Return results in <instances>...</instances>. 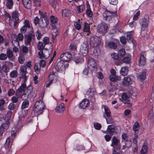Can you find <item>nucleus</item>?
Wrapping results in <instances>:
<instances>
[{"instance_id": "59", "label": "nucleus", "mask_w": 154, "mask_h": 154, "mask_svg": "<svg viewBox=\"0 0 154 154\" xmlns=\"http://www.w3.org/2000/svg\"><path fill=\"white\" fill-rule=\"evenodd\" d=\"M58 30H56V31L53 33L52 34V40L53 41L56 38L57 36L58 35Z\"/></svg>"}, {"instance_id": "47", "label": "nucleus", "mask_w": 154, "mask_h": 154, "mask_svg": "<svg viewBox=\"0 0 154 154\" xmlns=\"http://www.w3.org/2000/svg\"><path fill=\"white\" fill-rule=\"evenodd\" d=\"M43 45V44L42 42H39L38 44V48L40 51H43L45 48V46Z\"/></svg>"}, {"instance_id": "52", "label": "nucleus", "mask_w": 154, "mask_h": 154, "mask_svg": "<svg viewBox=\"0 0 154 154\" xmlns=\"http://www.w3.org/2000/svg\"><path fill=\"white\" fill-rule=\"evenodd\" d=\"M24 65H25V66H26L27 69L28 70L29 72L31 71V62L30 61H29L26 63H25Z\"/></svg>"}, {"instance_id": "43", "label": "nucleus", "mask_w": 154, "mask_h": 154, "mask_svg": "<svg viewBox=\"0 0 154 154\" xmlns=\"http://www.w3.org/2000/svg\"><path fill=\"white\" fill-rule=\"evenodd\" d=\"M133 129L136 132L139 129V125L138 122H136L134 124L133 127Z\"/></svg>"}, {"instance_id": "36", "label": "nucleus", "mask_w": 154, "mask_h": 154, "mask_svg": "<svg viewBox=\"0 0 154 154\" xmlns=\"http://www.w3.org/2000/svg\"><path fill=\"white\" fill-rule=\"evenodd\" d=\"M148 150V147L146 145H143L140 151V153L141 154H146Z\"/></svg>"}, {"instance_id": "30", "label": "nucleus", "mask_w": 154, "mask_h": 154, "mask_svg": "<svg viewBox=\"0 0 154 154\" xmlns=\"http://www.w3.org/2000/svg\"><path fill=\"white\" fill-rule=\"evenodd\" d=\"M6 6L7 8L9 9H11L13 8L14 3L12 0H6Z\"/></svg>"}, {"instance_id": "62", "label": "nucleus", "mask_w": 154, "mask_h": 154, "mask_svg": "<svg viewBox=\"0 0 154 154\" xmlns=\"http://www.w3.org/2000/svg\"><path fill=\"white\" fill-rule=\"evenodd\" d=\"M40 32V31L39 30H37L36 32V35L38 40H40L42 36V34Z\"/></svg>"}, {"instance_id": "24", "label": "nucleus", "mask_w": 154, "mask_h": 154, "mask_svg": "<svg viewBox=\"0 0 154 154\" xmlns=\"http://www.w3.org/2000/svg\"><path fill=\"white\" fill-rule=\"evenodd\" d=\"M64 104L62 103L55 108L56 112L58 113H61L65 110Z\"/></svg>"}, {"instance_id": "48", "label": "nucleus", "mask_w": 154, "mask_h": 154, "mask_svg": "<svg viewBox=\"0 0 154 154\" xmlns=\"http://www.w3.org/2000/svg\"><path fill=\"white\" fill-rule=\"evenodd\" d=\"M125 54V49H122L119 50L118 52L119 56H121L122 57Z\"/></svg>"}, {"instance_id": "46", "label": "nucleus", "mask_w": 154, "mask_h": 154, "mask_svg": "<svg viewBox=\"0 0 154 154\" xmlns=\"http://www.w3.org/2000/svg\"><path fill=\"white\" fill-rule=\"evenodd\" d=\"M51 53L49 51L47 48H45L44 54L45 56V59H47L50 57Z\"/></svg>"}, {"instance_id": "29", "label": "nucleus", "mask_w": 154, "mask_h": 154, "mask_svg": "<svg viewBox=\"0 0 154 154\" xmlns=\"http://www.w3.org/2000/svg\"><path fill=\"white\" fill-rule=\"evenodd\" d=\"M27 69L25 65H23L20 66V70L22 75H24L25 74L28 73V70Z\"/></svg>"}, {"instance_id": "32", "label": "nucleus", "mask_w": 154, "mask_h": 154, "mask_svg": "<svg viewBox=\"0 0 154 154\" xmlns=\"http://www.w3.org/2000/svg\"><path fill=\"white\" fill-rule=\"evenodd\" d=\"M73 60L76 63H81L84 61L83 58L81 57L77 56H75Z\"/></svg>"}, {"instance_id": "16", "label": "nucleus", "mask_w": 154, "mask_h": 154, "mask_svg": "<svg viewBox=\"0 0 154 154\" xmlns=\"http://www.w3.org/2000/svg\"><path fill=\"white\" fill-rule=\"evenodd\" d=\"M132 79L130 76L125 77L122 82L123 85L126 86L132 83Z\"/></svg>"}, {"instance_id": "13", "label": "nucleus", "mask_w": 154, "mask_h": 154, "mask_svg": "<svg viewBox=\"0 0 154 154\" xmlns=\"http://www.w3.org/2000/svg\"><path fill=\"white\" fill-rule=\"evenodd\" d=\"M49 24L48 19H45L43 18H40L39 23V26L42 28L46 27Z\"/></svg>"}, {"instance_id": "63", "label": "nucleus", "mask_w": 154, "mask_h": 154, "mask_svg": "<svg viewBox=\"0 0 154 154\" xmlns=\"http://www.w3.org/2000/svg\"><path fill=\"white\" fill-rule=\"evenodd\" d=\"M122 99H120V100H125L127 99L128 96L125 93H123L122 95Z\"/></svg>"}, {"instance_id": "21", "label": "nucleus", "mask_w": 154, "mask_h": 154, "mask_svg": "<svg viewBox=\"0 0 154 154\" xmlns=\"http://www.w3.org/2000/svg\"><path fill=\"white\" fill-rule=\"evenodd\" d=\"M6 54L9 60L13 61L14 60L15 57L13 55V51L9 49H7Z\"/></svg>"}, {"instance_id": "55", "label": "nucleus", "mask_w": 154, "mask_h": 154, "mask_svg": "<svg viewBox=\"0 0 154 154\" xmlns=\"http://www.w3.org/2000/svg\"><path fill=\"white\" fill-rule=\"evenodd\" d=\"M84 146L82 145H77L74 148L75 149L77 150L78 151H80L81 150L84 149Z\"/></svg>"}, {"instance_id": "51", "label": "nucleus", "mask_w": 154, "mask_h": 154, "mask_svg": "<svg viewBox=\"0 0 154 154\" xmlns=\"http://www.w3.org/2000/svg\"><path fill=\"white\" fill-rule=\"evenodd\" d=\"M14 38H17L19 41H22L24 38L23 34L21 33H19L17 36L14 37Z\"/></svg>"}, {"instance_id": "1", "label": "nucleus", "mask_w": 154, "mask_h": 154, "mask_svg": "<svg viewBox=\"0 0 154 154\" xmlns=\"http://www.w3.org/2000/svg\"><path fill=\"white\" fill-rule=\"evenodd\" d=\"M103 16L104 20L108 22L112 20L113 17H116L118 20L119 18L117 11L113 12L108 10H105L103 13Z\"/></svg>"}, {"instance_id": "44", "label": "nucleus", "mask_w": 154, "mask_h": 154, "mask_svg": "<svg viewBox=\"0 0 154 154\" xmlns=\"http://www.w3.org/2000/svg\"><path fill=\"white\" fill-rule=\"evenodd\" d=\"M77 8L78 11V13H80L82 12L85 9V7L83 5H81L77 6Z\"/></svg>"}, {"instance_id": "6", "label": "nucleus", "mask_w": 154, "mask_h": 154, "mask_svg": "<svg viewBox=\"0 0 154 154\" xmlns=\"http://www.w3.org/2000/svg\"><path fill=\"white\" fill-rule=\"evenodd\" d=\"M112 143L111 146L114 149L119 150L121 148V144L119 139L116 136L113 137L111 140Z\"/></svg>"}, {"instance_id": "42", "label": "nucleus", "mask_w": 154, "mask_h": 154, "mask_svg": "<svg viewBox=\"0 0 154 154\" xmlns=\"http://www.w3.org/2000/svg\"><path fill=\"white\" fill-rule=\"evenodd\" d=\"M26 88V85L25 84L23 83L17 90L20 92H22L23 91H24Z\"/></svg>"}, {"instance_id": "39", "label": "nucleus", "mask_w": 154, "mask_h": 154, "mask_svg": "<svg viewBox=\"0 0 154 154\" xmlns=\"http://www.w3.org/2000/svg\"><path fill=\"white\" fill-rule=\"evenodd\" d=\"M29 105V102L28 100H25L22 103L21 107L22 109L26 108L28 107Z\"/></svg>"}, {"instance_id": "37", "label": "nucleus", "mask_w": 154, "mask_h": 154, "mask_svg": "<svg viewBox=\"0 0 154 154\" xmlns=\"http://www.w3.org/2000/svg\"><path fill=\"white\" fill-rule=\"evenodd\" d=\"M70 14V11L66 9H63L62 11V15L63 17H68Z\"/></svg>"}, {"instance_id": "53", "label": "nucleus", "mask_w": 154, "mask_h": 154, "mask_svg": "<svg viewBox=\"0 0 154 154\" xmlns=\"http://www.w3.org/2000/svg\"><path fill=\"white\" fill-rule=\"evenodd\" d=\"M105 113L107 117H110L111 112L109 109L106 106L104 107Z\"/></svg>"}, {"instance_id": "38", "label": "nucleus", "mask_w": 154, "mask_h": 154, "mask_svg": "<svg viewBox=\"0 0 154 154\" xmlns=\"http://www.w3.org/2000/svg\"><path fill=\"white\" fill-rule=\"evenodd\" d=\"M12 43L14 46H19V41L14 37L12 38Z\"/></svg>"}, {"instance_id": "8", "label": "nucleus", "mask_w": 154, "mask_h": 154, "mask_svg": "<svg viewBox=\"0 0 154 154\" xmlns=\"http://www.w3.org/2000/svg\"><path fill=\"white\" fill-rule=\"evenodd\" d=\"M149 20L148 15H146L144 16L143 18L140 20V23L142 26L141 30L143 31L147 27Z\"/></svg>"}, {"instance_id": "60", "label": "nucleus", "mask_w": 154, "mask_h": 154, "mask_svg": "<svg viewBox=\"0 0 154 154\" xmlns=\"http://www.w3.org/2000/svg\"><path fill=\"white\" fill-rule=\"evenodd\" d=\"M29 96V95L24 92L23 94L21 95V97L23 100H25L28 98Z\"/></svg>"}, {"instance_id": "31", "label": "nucleus", "mask_w": 154, "mask_h": 154, "mask_svg": "<svg viewBox=\"0 0 154 154\" xmlns=\"http://www.w3.org/2000/svg\"><path fill=\"white\" fill-rule=\"evenodd\" d=\"M146 72H145L143 71L139 75H138V78L140 81H143L146 77Z\"/></svg>"}, {"instance_id": "33", "label": "nucleus", "mask_w": 154, "mask_h": 154, "mask_svg": "<svg viewBox=\"0 0 154 154\" xmlns=\"http://www.w3.org/2000/svg\"><path fill=\"white\" fill-rule=\"evenodd\" d=\"M148 118L149 119L154 120V107H152L148 115Z\"/></svg>"}, {"instance_id": "58", "label": "nucleus", "mask_w": 154, "mask_h": 154, "mask_svg": "<svg viewBox=\"0 0 154 154\" xmlns=\"http://www.w3.org/2000/svg\"><path fill=\"white\" fill-rule=\"evenodd\" d=\"M86 13L87 16L89 17L92 16L93 13L90 8H88L86 10Z\"/></svg>"}, {"instance_id": "25", "label": "nucleus", "mask_w": 154, "mask_h": 154, "mask_svg": "<svg viewBox=\"0 0 154 154\" xmlns=\"http://www.w3.org/2000/svg\"><path fill=\"white\" fill-rule=\"evenodd\" d=\"M11 121L10 119H7L5 123H3L0 127L3 128V129H4L5 130L9 128V125H10Z\"/></svg>"}, {"instance_id": "57", "label": "nucleus", "mask_w": 154, "mask_h": 154, "mask_svg": "<svg viewBox=\"0 0 154 154\" xmlns=\"http://www.w3.org/2000/svg\"><path fill=\"white\" fill-rule=\"evenodd\" d=\"M18 61L20 64H23L25 60L24 56L20 55L18 58Z\"/></svg>"}, {"instance_id": "5", "label": "nucleus", "mask_w": 154, "mask_h": 154, "mask_svg": "<svg viewBox=\"0 0 154 154\" xmlns=\"http://www.w3.org/2000/svg\"><path fill=\"white\" fill-rule=\"evenodd\" d=\"M101 38L99 36L94 35L90 38V44L91 47H96L100 43Z\"/></svg>"}, {"instance_id": "26", "label": "nucleus", "mask_w": 154, "mask_h": 154, "mask_svg": "<svg viewBox=\"0 0 154 154\" xmlns=\"http://www.w3.org/2000/svg\"><path fill=\"white\" fill-rule=\"evenodd\" d=\"M110 80L112 82H116L121 80V77L120 76L115 75H110L109 77Z\"/></svg>"}, {"instance_id": "35", "label": "nucleus", "mask_w": 154, "mask_h": 154, "mask_svg": "<svg viewBox=\"0 0 154 154\" xmlns=\"http://www.w3.org/2000/svg\"><path fill=\"white\" fill-rule=\"evenodd\" d=\"M11 145L12 142L11 141V138L10 137H8L6 140L4 147L6 149H7L8 148L9 146H11Z\"/></svg>"}, {"instance_id": "61", "label": "nucleus", "mask_w": 154, "mask_h": 154, "mask_svg": "<svg viewBox=\"0 0 154 154\" xmlns=\"http://www.w3.org/2000/svg\"><path fill=\"white\" fill-rule=\"evenodd\" d=\"M38 55L40 59L45 58V56L44 54L43 51H40L38 52Z\"/></svg>"}, {"instance_id": "18", "label": "nucleus", "mask_w": 154, "mask_h": 154, "mask_svg": "<svg viewBox=\"0 0 154 154\" xmlns=\"http://www.w3.org/2000/svg\"><path fill=\"white\" fill-rule=\"evenodd\" d=\"M25 110L22 109V111H20L19 113V120L18 123L19 124L21 123L22 121H23L24 120V118L26 116V114L25 113Z\"/></svg>"}, {"instance_id": "20", "label": "nucleus", "mask_w": 154, "mask_h": 154, "mask_svg": "<svg viewBox=\"0 0 154 154\" xmlns=\"http://www.w3.org/2000/svg\"><path fill=\"white\" fill-rule=\"evenodd\" d=\"M24 7L27 9H30L32 6L31 0H22Z\"/></svg>"}, {"instance_id": "50", "label": "nucleus", "mask_w": 154, "mask_h": 154, "mask_svg": "<svg viewBox=\"0 0 154 154\" xmlns=\"http://www.w3.org/2000/svg\"><path fill=\"white\" fill-rule=\"evenodd\" d=\"M10 68L7 65H4L3 66L2 70L5 73H7L9 72Z\"/></svg>"}, {"instance_id": "45", "label": "nucleus", "mask_w": 154, "mask_h": 154, "mask_svg": "<svg viewBox=\"0 0 154 154\" xmlns=\"http://www.w3.org/2000/svg\"><path fill=\"white\" fill-rule=\"evenodd\" d=\"M131 58L129 56H127L125 57L122 60V61L123 63H128L131 60Z\"/></svg>"}, {"instance_id": "4", "label": "nucleus", "mask_w": 154, "mask_h": 154, "mask_svg": "<svg viewBox=\"0 0 154 154\" xmlns=\"http://www.w3.org/2000/svg\"><path fill=\"white\" fill-rule=\"evenodd\" d=\"M108 25L106 23H102L98 24L97 27V32L102 35H104L107 32Z\"/></svg>"}, {"instance_id": "9", "label": "nucleus", "mask_w": 154, "mask_h": 154, "mask_svg": "<svg viewBox=\"0 0 154 154\" xmlns=\"http://www.w3.org/2000/svg\"><path fill=\"white\" fill-rule=\"evenodd\" d=\"M60 60L63 62H68L72 57V55L69 53L66 52L63 53L60 55Z\"/></svg>"}, {"instance_id": "40", "label": "nucleus", "mask_w": 154, "mask_h": 154, "mask_svg": "<svg viewBox=\"0 0 154 154\" xmlns=\"http://www.w3.org/2000/svg\"><path fill=\"white\" fill-rule=\"evenodd\" d=\"M103 117L105 118L106 120L107 123L108 124H113L114 122V121L112 117H107L108 118H106L104 115H103Z\"/></svg>"}, {"instance_id": "10", "label": "nucleus", "mask_w": 154, "mask_h": 154, "mask_svg": "<svg viewBox=\"0 0 154 154\" xmlns=\"http://www.w3.org/2000/svg\"><path fill=\"white\" fill-rule=\"evenodd\" d=\"M96 91H94L93 88H90L87 92L86 94L88 96L90 100L93 103L95 101V98L94 94H95Z\"/></svg>"}, {"instance_id": "23", "label": "nucleus", "mask_w": 154, "mask_h": 154, "mask_svg": "<svg viewBox=\"0 0 154 154\" xmlns=\"http://www.w3.org/2000/svg\"><path fill=\"white\" fill-rule=\"evenodd\" d=\"M90 24L86 22H84L83 24V31L87 32V35H88L90 33Z\"/></svg>"}, {"instance_id": "22", "label": "nucleus", "mask_w": 154, "mask_h": 154, "mask_svg": "<svg viewBox=\"0 0 154 154\" xmlns=\"http://www.w3.org/2000/svg\"><path fill=\"white\" fill-rule=\"evenodd\" d=\"M49 123V121L48 119L43 120L40 124V127L42 130L46 129L48 127Z\"/></svg>"}, {"instance_id": "3", "label": "nucleus", "mask_w": 154, "mask_h": 154, "mask_svg": "<svg viewBox=\"0 0 154 154\" xmlns=\"http://www.w3.org/2000/svg\"><path fill=\"white\" fill-rule=\"evenodd\" d=\"M35 38V35L33 31H31L28 32L24 36L25 43L26 45L30 46L31 43L33 42Z\"/></svg>"}, {"instance_id": "14", "label": "nucleus", "mask_w": 154, "mask_h": 154, "mask_svg": "<svg viewBox=\"0 0 154 154\" xmlns=\"http://www.w3.org/2000/svg\"><path fill=\"white\" fill-rule=\"evenodd\" d=\"M143 53L141 54L140 58L138 61V64L139 66H144L146 62V59L144 56Z\"/></svg>"}, {"instance_id": "64", "label": "nucleus", "mask_w": 154, "mask_h": 154, "mask_svg": "<svg viewBox=\"0 0 154 154\" xmlns=\"http://www.w3.org/2000/svg\"><path fill=\"white\" fill-rule=\"evenodd\" d=\"M120 41L122 44H125L127 42V40L125 36H122L120 38Z\"/></svg>"}, {"instance_id": "34", "label": "nucleus", "mask_w": 154, "mask_h": 154, "mask_svg": "<svg viewBox=\"0 0 154 154\" xmlns=\"http://www.w3.org/2000/svg\"><path fill=\"white\" fill-rule=\"evenodd\" d=\"M107 45L108 47L111 49H116L117 48L116 44L113 42H109Z\"/></svg>"}, {"instance_id": "17", "label": "nucleus", "mask_w": 154, "mask_h": 154, "mask_svg": "<svg viewBox=\"0 0 154 154\" xmlns=\"http://www.w3.org/2000/svg\"><path fill=\"white\" fill-rule=\"evenodd\" d=\"M64 62L60 60L57 63L55 67V69L57 71H62L65 67V66L63 64Z\"/></svg>"}, {"instance_id": "28", "label": "nucleus", "mask_w": 154, "mask_h": 154, "mask_svg": "<svg viewBox=\"0 0 154 154\" xmlns=\"http://www.w3.org/2000/svg\"><path fill=\"white\" fill-rule=\"evenodd\" d=\"M115 129L114 126L112 125H110L108 126L107 129V132L111 135H113L114 131Z\"/></svg>"}, {"instance_id": "12", "label": "nucleus", "mask_w": 154, "mask_h": 154, "mask_svg": "<svg viewBox=\"0 0 154 154\" xmlns=\"http://www.w3.org/2000/svg\"><path fill=\"white\" fill-rule=\"evenodd\" d=\"M97 64L96 61L93 58H90L89 59L88 63V68H92L94 70L97 69Z\"/></svg>"}, {"instance_id": "2", "label": "nucleus", "mask_w": 154, "mask_h": 154, "mask_svg": "<svg viewBox=\"0 0 154 154\" xmlns=\"http://www.w3.org/2000/svg\"><path fill=\"white\" fill-rule=\"evenodd\" d=\"M45 105L44 103L42 100H38L36 101L34 107V110L39 115L42 114L43 110L45 109Z\"/></svg>"}, {"instance_id": "15", "label": "nucleus", "mask_w": 154, "mask_h": 154, "mask_svg": "<svg viewBox=\"0 0 154 154\" xmlns=\"http://www.w3.org/2000/svg\"><path fill=\"white\" fill-rule=\"evenodd\" d=\"M89 104V102L87 99H84L81 103L79 105L81 108L84 109L88 106Z\"/></svg>"}, {"instance_id": "41", "label": "nucleus", "mask_w": 154, "mask_h": 154, "mask_svg": "<svg viewBox=\"0 0 154 154\" xmlns=\"http://www.w3.org/2000/svg\"><path fill=\"white\" fill-rule=\"evenodd\" d=\"M32 87L31 86H28L26 89H25L24 92L26 93L27 94L29 95L32 91Z\"/></svg>"}, {"instance_id": "11", "label": "nucleus", "mask_w": 154, "mask_h": 154, "mask_svg": "<svg viewBox=\"0 0 154 154\" xmlns=\"http://www.w3.org/2000/svg\"><path fill=\"white\" fill-rule=\"evenodd\" d=\"M88 45L87 43H84L81 46L80 52L83 56H85L88 53Z\"/></svg>"}, {"instance_id": "54", "label": "nucleus", "mask_w": 154, "mask_h": 154, "mask_svg": "<svg viewBox=\"0 0 154 154\" xmlns=\"http://www.w3.org/2000/svg\"><path fill=\"white\" fill-rule=\"evenodd\" d=\"M17 72L16 71L14 70L12 71L10 74V75L12 78H15L17 76Z\"/></svg>"}, {"instance_id": "27", "label": "nucleus", "mask_w": 154, "mask_h": 154, "mask_svg": "<svg viewBox=\"0 0 154 154\" xmlns=\"http://www.w3.org/2000/svg\"><path fill=\"white\" fill-rule=\"evenodd\" d=\"M128 71V68L127 67H122L120 71L121 74L123 76L127 75Z\"/></svg>"}, {"instance_id": "7", "label": "nucleus", "mask_w": 154, "mask_h": 154, "mask_svg": "<svg viewBox=\"0 0 154 154\" xmlns=\"http://www.w3.org/2000/svg\"><path fill=\"white\" fill-rule=\"evenodd\" d=\"M19 15L20 14L18 11L17 10L14 11L11 14V17L14 20V28L15 29H16L20 20L19 19Z\"/></svg>"}, {"instance_id": "19", "label": "nucleus", "mask_w": 154, "mask_h": 154, "mask_svg": "<svg viewBox=\"0 0 154 154\" xmlns=\"http://www.w3.org/2000/svg\"><path fill=\"white\" fill-rule=\"evenodd\" d=\"M133 32V31L128 32L127 35V38L128 41L130 43H132L134 45L135 43V41L133 39L132 35L131 33Z\"/></svg>"}, {"instance_id": "49", "label": "nucleus", "mask_w": 154, "mask_h": 154, "mask_svg": "<svg viewBox=\"0 0 154 154\" xmlns=\"http://www.w3.org/2000/svg\"><path fill=\"white\" fill-rule=\"evenodd\" d=\"M40 66L38 63H36L34 66V69L35 72L37 73H38L40 72Z\"/></svg>"}, {"instance_id": "56", "label": "nucleus", "mask_w": 154, "mask_h": 154, "mask_svg": "<svg viewBox=\"0 0 154 154\" xmlns=\"http://www.w3.org/2000/svg\"><path fill=\"white\" fill-rule=\"evenodd\" d=\"M74 25L75 28L78 30L82 28L81 25L79 22H75Z\"/></svg>"}]
</instances>
